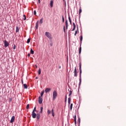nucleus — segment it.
Wrapping results in <instances>:
<instances>
[{
    "instance_id": "f3484780",
    "label": "nucleus",
    "mask_w": 126,
    "mask_h": 126,
    "mask_svg": "<svg viewBox=\"0 0 126 126\" xmlns=\"http://www.w3.org/2000/svg\"><path fill=\"white\" fill-rule=\"evenodd\" d=\"M83 39V37L82 36V35H81L80 40L81 41V44L82 43V40Z\"/></svg>"
},
{
    "instance_id": "ea45409f",
    "label": "nucleus",
    "mask_w": 126,
    "mask_h": 126,
    "mask_svg": "<svg viewBox=\"0 0 126 126\" xmlns=\"http://www.w3.org/2000/svg\"><path fill=\"white\" fill-rule=\"evenodd\" d=\"M33 13L34 15H36V11H34Z\"/></svg>"
},
{
    "instance_id": "c03bdc74",
    "label": "nucleus",
    "mask_w": 126,
    "mask_h": 126,
    "mask_svg": "<svg viewBox=\"0 0 126 126\" xmlns=\"http://www.w3.org/2000/svg\"><path fill=\"white\" fill-rule=\"evenodd\" d=\"M75 33L77 34V31H75Z\"/></svg>"
},
{
    "instance_id": "dca6fc26",
    "label": "nucleus",
    "mask_w": 126,
    "mask_h": 126,
    "mask_svg": "<svg viewBox=\"0 0 126 126\" xmlns=\"http://www.w3.org/2000/svg\"><path fill=\"white\" fill-rule=\"evenodd\" d=\"M24 88V89H27V84H23Z\"/></svg>"
},
{
    "instance_id": "e433bc0d",
    "label": "nucleus",
    "mask_w": 126,
    "mask_h": 126,
    "mask_svg": "<svg viewBox=\"0 0 126 126\" xmlns=\"http://www.w3.org/2000/svg\"><path fill=\"white\" fill-rule=\"evenodd\" d=\"M16 48V46L15 45H14L13 46V49L15 50Z\"/></svg>"
},
{
    "instance_id": "b1692460",
    "label": "nucleus",
    "mask_w": 126,
    "mask_h": 126,
    "mask_svg": "<svg viewBox=\"0 0 126 126\" xmlns=\"http://www.w3.org/2000/svg\"><path fill=\"white\" fill-rule=\"evenodd\" d=\"M30 41H31V39H30V38H29L27 41V44H29V43H30Z\"/></svg>"
},
{
    "instance_id": "6ab92c4d",
    "label": "nucleus",
    "mask_w": 126,
    "mask_h": 126,
    "mask_svg": "<svg viewBox=\"0 0 126 126\" xmlns=\"http://www.w3.org/2000/svg\"><path fill=\"white\" fill-rule=\"evenodd\" d=\"M82 12V10L81 9V7H80L79 8V14L80 15V13Z\"/></svg>"
},
{
    "instance_id": "4c0bfd02",
    "label": "nucleus",
    "mask_w": 126,
    "mask_h": 126,
    "mask_svg": "<svg viewBox=\"0 0 126 126\" xmlns=\"http://www.w3.org/2000/svg\"><path fill=\"white\" fill-rule=\"evenodd\" d=\"M12 101V98H9V102H11Z\"/></svg>"
},
{
    "instance_id": "c85d7f7f",
    "label": "nucleus",
    "mask_w": 126,
    "mask_h": 126,
    "mask_svg": "<svg viewBox=\"0 0 126 126\" xmlns=\"http://www.w3.org/2000/svg\"><path fill=\"white\" fill-rule=\"evenodd\" d=\"M78 123H79V124H80V118H78Z\"/></svg>"
},
{
    "instance_id": "9b49d317",
    "label": "nucleus",
    "mask_w": 126,
    "mask_h": 126,
    "mask_svg": "<svg viewBox=\"0 0 126 126\" xmlns=\"http://www.w3.org/2000/svg\"><path fill=\"white\" fill-rule=\"evenodd\" d=\"M36 119L37 121H39V120H40V114L38 113L36 114Z\"/></svg>"
},
{
    "instance_id": "864d4df0",
    "label": "nucleus",
    "mask_w": 126,
    "mask_h": 126,
    "mask_svg": "<svg viewBox=\"0 0 126 126\" xmlns=\"http://www.w3.org/2000/svg\"><path fill=\"white\" fill-rule=\"evenodd\" d=\"M74 36H76V34H75H75H74Z\"/></svg>"
},
{
    "instance_id": "4468645a",
    "label": "nucleus",
    "mask_w": 126,
    "mask_h": 126,
    "mask_svg": "<svg viewBox=\"0 0 126 126\" xmlns=\"http://www.w3.org/2000/svg\"><path fill=\"white\" fill-rule=\"evenodd\" d=\"M39 27V21H37L36 23V25H35V28L36 29H38V27Z\"/></svg>"
},
{
    "instance_id": "f8f14e48",
    "label": "nucleus",
    "mask_w": 126,
    "mask_h": 126,
    "mask_svg": "<svg viewBox=\"0 0 126 126\" xmlns=\"http://www.w3.org/2000/svg\"><path fill=\"white\" fill-rule=\"evenodd\" d=\"M73 28L72 30V31H74V30H75V28L76 27V26H75V24L74 23H73Z\"/></svg>"
},
{
    "instance_id": "0eeeda50",
    "label": "nucleus",
    "mask_w": 126,
    "mask_h": 126,
    "mask_svg": "<svg viewBox=\"0 0 126 126\" xmlns=\"http://www.w3.org/2000/svg\"><path fill=\"white\" fill-rule=\"evenodd\" d=\"M15 120V117H14V116H13L11 117V120H10L11 124H12V123H13V122H14Z\"/></svg>"
},
{
    "instance_id": "473e14b6",
    "label": "nucleus",
    "mask_w": 126,
    "mask_h": 126,
    "mask_svg": "<svg viewBox=\"0 0 126 126\" xmlns=\"http://www.w3.org/2000/svg\"><path fill=\"white\" fill-rule=\"evenodd\" d=\"M23 16H24V20H26V16L25 15H24Z\"/></svg>"
},
{
    "instance_id": "58836bf2",
    "label": "nucleus",
    "mask_w": 126,
    "mask_h": 126,
    "mask_svg": "<svg viewBox=\"0 0 126 126\" xmlns=\"http://www.w3.org/2000/svg\"><path fill=\"white\" fill-rule=\"evenodd\" d=\"M74 121H76V115L74 116Z\"/></svg>"
},
{
    "instance_id": "a18cd8bd",
    "label": "nucleus",
    "mask_w": 126,
    "mask_h": 126,
    "mask_svg": "<svg viewBox=\"0 0 126 126\" xmlns=\"http://www.w3.org/2000/svg\"><path fill=\"white\" fill-rule=\"evenodd\" d=\"M53 117H55V114H54V113H52Z\"/></svg>"
},
{
    "instance_id": "72a5a7b5",
    "label": "nucleus",
    "mask_w": 126,
    "mask_h": 126,
    "mask_svg": "<svg viewBox=\"0 0 126 126\" xmlns=\"http://www.w3.org/2000/svg\"><path fill=\"white\" fill-rule=\"evenodd\" d=\"M62 20L63 22H64V18L63 17V16H62Z\"/></svg>"
},
{
    "instance_id": "1a4fd4ad",
    "label": "nucleus",
    "mask_w": 126,
    "mask_h": 126,
    "mask_svg": "<svg viewBox=\"0 0 126 126\" xmlns=\"http://www.w3.org/2000/svg\"><path fill=\"white\" fill-rule=\"evenodd\" d=\"M4 46L5 47V48H6V47H8V46H9V43H8V42L7 41H6V40L4 41Z\"/></svg>"
},
{
    "instance_id": "aec40b11",
    "label": "nucleus",
    "mask_w": 126,
    "mask_h": 126,
    "mask_svg": "<svg viewBox=\"0 0 126 126\" xmlns=\"http://www.w3.org/2000/svg\"><path fill=\"white\" fill-rule=\"evenodd\" d=\"M79 54L80 55L81 54V46L80 47L79 49Z\"/></svg>"
},
{
    "instance_id": "5701e85b",
    "label": "nucleus",
    "mask_w": 126,
    "mask_h": 126,
    "mask_svg": "<svg viewBox=\"0 0 126 126\" xmlns=\"http://www.w3.org/2000/svg\"><path fill=\"white\" fill-rule=\"evenodd\" d=\"M43 107H41V108H40V114H42V113H43Z\"/></svg>"
},
{
    "instance_id": "cd10ccee",
    "label": "nucleus",
    "mask_w": 126,
    "mask_h": 126,
    "mask_svg": "<svg viewBox=\"0 0 126 126\" xmlns=\"http://www.w3.org/2000/svg\"><path fill=\"white\" fill-rule=\"evenodd\" d=\"M43 95H44V91H43L41 93V97L43 96Z\"/></svg>"
},
{
    "instance_id": "5fc2aeb1",
    "label": "nucleus",
    "mask_w": 126,
    "mask_h": 126,
    "mask_svg": "<svg viewBox=\"0 0 126 126\" xmlns=\"http://www.w3.org/2000/svg\"><path fill=\"white\" fill-rule=\"evenodd\" d=\"M36 79H38V77H36Z\"/></svg>"
},
{
    "instance_id": "412c9836",
    "label": "nucleus",
    "mask_w": 126,
    "mask_h": 126,
    "mask_svg": "<svg viewBox=\"0 0 126 126\" xmlns=\"http://www.w3.org/2000/svg\"><path fill=\"white\" fill-rule=\"evenodd\" d=\"M68 20H69V21L70 22V24H71V19H70V16H68Z\"/></svg>"
},
{
    "instance_id": "2eb2a0df",
    "label": "nucleus",
    "mask_w": 126,
    "mask_h": 126,
    "mask_svg": "<svg viewBox=\"0 0 126 126\" xmlns=\"http://www.w3.org/2000/svg\"><path fill=\"white\" fill-rule=\"evenodd\" d=\"M16 33H18V32H19V27H16Z\"/></svg>"
},
{
    "instance_id": "ddd939ff",
    "label": "nucleus",
    "mask_w": 126,
    "mask_h": 126,
    "mask_svg": "<svg viewBox=\"0 0 126 126\" xmlns=\"http://www.w3.org/2000/svg\"><path fill=\"white\" fill-rule=\"evenodd\" d=\"M54 4V1L53 0H51L50 1V6L51 7H53Z\"/></svg>"
},
{
    "instance_id": "c9c22d12",
    "label": "nucleus",
    "mask_w": 126,
    "mask_h": 126,
    "mask_svg": "<svg viewBox=\"0 0 126 126\" xmlns=\"http://www.w3.org/2000/svg\"><path fill=\"white\" fill-rule=\"evenodd\" d=\"M32 112H36V107H35L32 111Z\"/></svg>"
},
{
    "instance_id": "603ef678",
    "label": "nucleus",
    "mask_w": 126,
    "mask_h": 126,
    "mask_svg": "<svg viewBox=\"0 0 126 126\" xmlns=\"http://www.w3.org/2000/svg\"><path fill=\"white\" fill-rule=\"evenodd\" d=\"M63 0V1H64V2L65 3V0Z\"/></svg>"
},
{
    "instance_id": "20e7f679",
    "label": "nucleus",
    "mask_w": 126,
    "mask_h": 126,
    "mask_svg": "<svg viewBox=\"0 0 126 126\" xmlns=\"http://www.w3.org/2000/svg\"><path fill=\"white\" fill-rule=\"evenodd\" d=\"M38 102H39V104H42V103H43V98H42L41 96L39 97Z\"/></svg>"
},
{
    "instance_id": "37998d69",
    "label": "nucleus",
    "mask_w": 126,
    "mask_h": 126,
    "mask_svg": "<svg viewBox=\"0 0 126 126\" xmlns=\"http://www.w3.org/2000/svg\"><path fill=\"white\" fill-rule=\"evenodd\" d=\"M21 81H22V84H23V79H22Z\"/></svg>"
},
{
    "instance_id": "de8ad7c7",
    "label": "nucleus",
    "mask_w": 126,
    "mask_h": 126,
    "mask_svg": "<svg viewBox=\"0 0 126 126\" xmlns=\"http://www.w3.org/2000/svg\"><path fill=\"white\" fill-rule=\"evenodd\" d=\"M75 122V125H76V120H74Z\"/></svg>"
},
{
    "instance_id": "4be33fe9",
    "label": "nucleus",
    "mask_w": 126,
    "mask_h": 126,
    "mask_svg": "<svg viewBox=\"0 0 126 126\" xmlns=\"http://www.w3.org/2000/svg\"><path fill=\"white\" fill-rule=\"evenodd\" d=\"M70 101H71V98H70V97H69L68 98V103L69 105V104H70Z\"/></svg>"
},
{
    "instance_id": "8fccbe9b",
    "label": "nucleus",
    "mask_w": 126,
    "mask_h": 126,
    "mask_svg": "<svg viewBox=\"0 0 126 126\" xmlns=\"http://www.w3.org/2000/svg\"><path fill=\"white\" fill-rule=\"evenodd\" d=\"M65 102H66V96H65Z\"/></svg>"
},
{
    "instance_id": "79ce46f5",
    "label": "nucleus",
    "mask_w": 126,
    "mask_h": 126,
    "mask_svg": "<svg viewBox=\"0 0 126 126\" xmlns=\"http://www.w3.org/2000/svg\"><path fill=\"white\" fill-rule=\"evenodd\" d=\"M51 113H52V114L53 113H54V109H52V111H51Z\"/></svg>"
},
{
    "instance_id": "a211bd4d",
    "label": "nucleus",
    "mask_w": 126,
    "mask_h": 126,
    "mask_svg": "<svg viewBox=\"0 0 126 126\" xmlns=\"http://www.w3.org/2000/svg\"><path fill=\"white\" fill-rule=\"evenodd\" d=\"M31 54L32 55H34V51H33V49H32V48H31Z\"/></svg>"
},
{
    "instance_id": "7c9ffc66",
    "label": "nucleus",
    "mask_w": 126,
    "mask_h": 126,
    "mask_svg": "<svg viewBox=\"0 0 126 126\" xmlns=\"http://www.w3.org/2000/svg\"><path fill=\"white\" fill-rule=\"evenodd\" d=\"M47 114L48 115H50V114H51V111H50V110H48L47 111Z\"/></svg>"
},
{
    "instance_id": "bb28decb",
    "label": "nucleus",
    "mask_w": 126,
    "mask_h": 126,
    "mask_svg": "<svg viewBox=\"0 0 126 126\" xmlns=\"http://www.w3.org/2000/svg\"><path fill=\"white\" fill-rule=\"evenodd\" d=\"M29 108H30V105L29 104H27V110H28V109H29Z\"/></svg>"
},
{
    "instance_id": "f704fd0d",
    "label": "nucleus",
    "mask_w": 126,
    "mask_h": 126,
    "mask_svg": "<svg viewBox=\"0 0 126 126\" xmlns=\"http://www.w3.org/2000/svg\"><path fill=\"white\" fill-rule=\"evenodd\" d=\"M63 32L65 33V27L63 26Z\"/></svg>"
},
{
    "instance_id": "2f4dec72",
    "label": "nucleus",
    "mask_w": 126,
    "mask_h": 126,
    "mask_svg": "<svg viewBox=\"0 0 126 126\" xmlns=\"http://www.w3.org/2000/svg\"><path fill=\"white\" fill-rule=\"evenodd\" d=\"M38 74L39 75L41 74V69H40V68L38 70Z\"/></svg>"
},
{
    "instance_id": "a19ab883",
    "label": "nucleus",
    "mask_w": 126,
    "mask_h": 126,
    "mask_svg": "<svg viewBox=\"0 0 126 126\" xmlns=\"http://www.w3.org/2000/svg\"><path fill=\"white\" fill-rule=\"evenodd\" d=\"M50 45L52 47L53 46V42L50 43Z\"/></svg>"
},
{
    "instance_id": "393cba45",
    "label": "nucleus",
    "mask_w": 126,
    "mask_h": 126,
    "mask_svg": "<svg viewBox=\"0 0 126 126\" xmlns=\"http://www.w3.org/2000/svg\"><path fill=\"white\" fill-rule=\"evenodd\" d=\"M71 94H72V91H71V90L69 91V96H70Z\"/></svg>"
},
{
    "instance_id": "6e6552de",
    "label": "nucleus",
    "mask_w": 126,
    "mask_h": 126,
    "mask_svg": "<svg viewBox=\"0 0 126 126\" xmlns=\"http://www.w3.org/2000/svg\"><path fill=\"white\" fill-rule=\"evenodd\" d=\"M74 72V76H75V77H77V71H76V67H75Z\"/></svg>"
},
{
    "instance_id": "f03ea898",
    "label": "nucleus",
    "mask_w": 126,
    "mask_h": 126,
    "mask_svg": "<svg viewBox=\"0 0 126 126\" xmlns=\"http://www.w3.org/2000/svg\"><path fill=\"white\" fill-rule=\"evenodd\" d=\"M45 35L46 36V37L49 38V39H50V40H52V34H51V33H50V32H46Z\"/></svg>"
},
{
    "instance_id": "c756f323",
    "label": "nucleus",
    "mask_w": 126,
    "mask_h": 126,
    "mask_svg": "<svg viewBox=\"0 0 126 126\" xmlns=\"http://www.w3.org/2000/svg\"><path fill=\"white\" fill-rule=\"evenodd\" d=\"M73 104L72 103H71V104H70V110H72V106H73Z\"/></svg>"
},
{
    "instance_id": "39448f33",
    "label": "nucleus",
    "mask_w": 126,
    "mask_h": 126,
    "mask_svg": "<svg viewBox=\"0 0 126 126\" xmlns=\"http://www.w3.org/2000/svg\"><path fill=\"white\" fill-rule=\"evenodd\" d=\"M32 116L33 119H35L36 116H37V114H36L34 112V111H32Z\"/></svg>"
},
{
    "instance_id": "7ed1b4c3",
    "label": "nucleus",
    "mask_w": 126,
    "mask_h": 126,
    "mask_svg": "<svg viewBox=\"0 0 126 126\" xmlns=\"http://www.w3.org/2000/svg\"><path fill=\"white\" fill-rule=\"evenodd\" d=\"M57 96H58V93H57V91H54L53 94V100H55V99L57 98Z\"/></svg>"
},
{
    "instance_id": "a878e982",
    "label": "nucleus",
    "mask_w": 126,
    "mask_h": 126,
    "mask_svg": "<svg viewBox=\"0 0 126 126\" xmlns=\"http://www.w3.org/2000/svg\"><path fill=\"white\" fill-rule=\"evenodd\" d=\"M39 23H40V24H42V23H43V18H41L39 21Z\"/></svg>"
},
{
    "instance_id": "49530a36",
    "label": "nucleus",
    "mask_w": 126,
    "mask_h": 126,
    "mask_svg": "<svg viewBox=\"0 0 126 126\" xmlns=\"http://www.w3.org/2000/svg\"><path fill=\"white\" fill-rule=\"evenodd\" d=\"M28 57H30V53H29V54H28Z\"/></svg>"
},
{
    "instance_id": "09e8293b",
    "label": "nucleus",
    "mask_w": 126,
    "mask_h": 126,
    "mask_svg": "<svg viewBox=\"0 0 126 126\" xmlns=\"http://www.w3.org/2000/svg\"><path fill=\"white\" fill-rule=\"evenodd\" d=\"M38 3H41V2L40 1V0H38Z\"/></svg>"
},
{
    "instance_id": "3c124183",
    "label": "nucleus",
    "mask_w": 126,
    "mask_h": 126,
    "mask_svg": "<svg viewBox=\"0 0 126 126\" xmlns=\"http://www.w3.org/2000/svg\"><path fill=\"white\" fill-rule=\"evenodd\" d=\"M61 66H60L59 67V68L61 69Z\"/></svg>"
},
{
    "instance_id": "423d86ee",
    "label": "nucleus",
    "mask_w": 126,
    "mask_h": 126,
    "mask_svg": "<svg viewBox=\"0 0 126 126\" xmlns=\"http://www.w3.org/2000/svg\"><path fill=\"white\" fill-rule=\"evenodd\" d=\"M65 26L66 27V30H67L68 28V22H67V20H66L65 21Z\"/></svg>"
},
{
    "instance_id": "9d476101",
    "label": "nucleus",
    "mask_w": 126,
    "mask_h": 126,
    "mask_svg": "<svg viewBox=\"0 0 126 126\" xmlns=\"http://www.w3.org/2000/svg\"><path fill=\"white\" fill-rule=\"evenodd\" d=\"M45 91L46 93H48V92H50V91H51V89L50 88H46L45 89Z\"/></svg>"
},
{
    "instance_id": "f257e3e1",
    "label": "nucleus",
    "mask_w": 126,
    "mask_h": 126,
    "mask_svg": "<svg viewBox=\"0 0 126 126\" xmlns=\"http://www.w3.org/2000/svg\"><path fill=\"white\" fill-rule=\"evenodd\" d=\"M79 70H80V84L81 83V73L82 70H81V63H79Z\"/></svg>"
}]
</instances>
